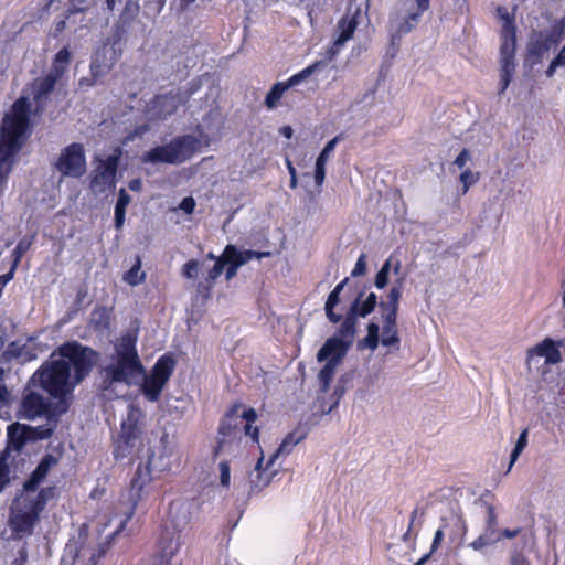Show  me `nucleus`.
<instances>
[{
    "instance_id": "1",
    "label": "nucleus",
    "mask_w": 565,
    "mask_h": 565,
    "mask_svg": "<svg viewBox=\"0 0 565 565\" xmlns=\"http://www.w3.org/2000/svg\"><path fill=\"white\" fill-rule=\"evenodd\" d=\"M77 385L66 362L51 356L32 374L28 383V386L44 391L66 411L72 405L73 393Z\"/></svg>"
},
{
    "instance_id": "2",
    "label": "nucleus",
    "mask_w": 565,
    "mask_h": 565,
    "mask_svg": "<svg viewBox=\"0 0 565 565\" xmlns=\"http://www.w3.org/2000/svg\"><path fill=\"white\" fill-rule=\"evenodd\" d=\"M137 338L130 333L124 334L116 347V360L114 364L105 367L103 388L106 390L114 383L130 385L132 380L145 373V366L137 350Z\"/></svg>"
},
{
    "instance_id": "3",
    "label": "nucleus",
    "mask_w": 565,
    "mask_h": 565,
    "mask_svg": "<svg viewBox=\"0 0 565 565\" xmlns=\"http://www.w3.org/2000/svg\"><path fill=\"white\" fill-rule=\"evenodd\" d=\"M55 355L66 362L70 371L73 369L72 377L78 385L89 376L99 360V353L96 350L75 340L58 345L52 352L51 358Z\"/></svg>"
},
{
    "instance_id": "4",
    "label": "nucleus",
    "mask_w": 565,
    "mask_h": 565,
    "mask_svg": "<svg viewBox=\"0 0 565 565\" xmlns=\"http://www.w3.org/2000/svg\"><path fill=\"white\" fill-rule=\"evenodd\" d=\"M71 60V51L64 46L54 55L50 71L30 83L35 113H42L46 108L50 95L54 92L57 82L68 71Z\"/></svg>"
},
{
    "instance_id": "5",
    "label": "nucleus",
    "mask_w": 565,
    "mask_h": 565,
    "mask_svg": "<svg viewBox=\"0 0 565 565\" xmlns=\"http://www.w3.org/2000/svg\"><path fill=\"white\" fill-rule=\"evenodd\" d=\"M200 150V140L192 135L178 136L169 143L157 146L141 157L143 163L180 164L190 160Z\"/></svg>"
},
{
    "instance_id": "6",
    "label": "nucleus",
    "mask_w": 565,
    "mask_h": 565,
    "mask_svg": "<svg viewBox=\"0 0 565 565\" xmlns=\"http://www.w3.org/2000/svg\"><path fill=\"white\" fill-rule=\"evenodd\" d=\"M515 10L512 12L503 6L495 8V15L501 21L500 30V73L511 74L515 71V52H516V23Z\"/></svg>"
},
{
    "instance_id": "7",
    "label": "nucleus",
    "mask_w": 565,
    "mask_h": 565,
    "mask_svg": "<svg viewBox=\"0 0 565 565\" xmlns=\"http://www.w3.org/2000/svg\"><path fill=\"white\" fill-rule=\"evenodd\" d=\"M50 492V488L41 489L35 498H25L21 508L12 509L9 524L15 536L22 537L32 534L33 527L46 505Z\"/></svg>"
},
{
    "instance_id": "8",
    "label": "nucleus",
    "mask_w": 565,
    "mask_h": 565,
    "mask_svg": "<svg viewBox=\"0 0 565 565\" xmlns=\"http://www.w3.org/2000/svg\"><path fill=\"white\" fill-rule=\"evenodd\" d=\"M177 365V360L172 353L162 354L153 364L150 373L141 374L143 381L140 385L142 395L149 402H158L162 391L171 379Z\"/></svg>"
},
{
    "instance_id": "9",
    "label": "nucleus",
    "mask_w": 565,
    "mask_h": 565,
    "mask_svg": "<svg viewBox=\"0 0 565 565\" xmlns=\"http://www.w3.org/2000/svg\"><path fill=\"white\" fill-rule=\"evenodd\" d=\"M67 413L56 401L50 402L38 392L25 390L20 402L17 416L19 419L34 420L45 417L47 420H57Z\"/></svg>"
},
{
    "instance_id": "10",
    "label": "nucleus",
    "mask_w": 565,
    "mask_h": 565,
    "mask_svg": "<svg viewBox=\"0 0 565 565\" xmlns=\"http://www.w3.org/2000/svg\"><path fill=\"white\" fill-rule=\"evenodd\" d=\"M245 264L246 258L244 256V250H238V248L232 244L226 245L221 256L216 258V263L211 269H209L205 278L198 282V295L201 296L204 300H207L212 295L215 281L222 275L226 265L241 267Z\"/></svg>"
},
{
    "instance_id": "11",
    "label": "nucleus",
    "mask_w": 565,
    "mask_h": 565,
    "mask_svg": "<svg viewBox=\"0 0 565 565\" xmlns=\"http://www.w3.org/2000/svg\"><path fill=\"white\" fill-rule=\"evenodd\" d=\"M142 416L140 408L129 407L127 417L121 423L120 434L115 441L114 457L116 460L124 459L131 454L141 434L140 419Z\"/></svg>"
},
{
    "instance_id": "12",
    "label": "nucleus",
    "mask_w": 565,
    "mask_h": 565,
    "mask_svg": "<svg viewBox=\"0 0 565 565\" xmlns=\"http://www.w3.org/2000/svg\"><path fill=\"white\" fill-rule=\"evenodd\" d=\"M54 168L62 177L79 179L86 172L87 162L83 143L72 142L63 148L54 162Z\"/></svg>"
},
{
    "instance_id": "13",
    "label": "nucleus",
    "mask_w": 565,
    "mask_h": 565,
    "mask_svg": "<svg viewBox=\"0 0 565 565\" xmlns=\"http://www.w3.org/2000/svg\"><path fill=\"white\" fill-rule=\"evenodd\" d=\"M564 28L565 24L562 22L550 31L535 32L527 43L526 60L532 65L541 63L545 54L561 42Z\"/></svg>"
},
{
    "instance_id": "14",
    "label": "nucleus",
    "mask_w": 565,
    "mask_h": 565,
    "mask_svg": "<svg viewBox=\"0 0 565 565\" xmlns=\"http://www.w3.org/2000/svg\"><path fill=\"white\" fill-rule=\"evenodd\" d=\"M363 291H360L354 300L351 302L345 316L341 322V332L345 334L356 333L358 318H365L371 315L377 303V296L370 292L364 300Z\"/></svg>"
},
{
    "instance_id": "15",
    "label": "nucleus",
    "mask_w": 565,
    "mask_h": 565,
    "mask_svg": "<svg viewBox=\"0 0 565 565\" xmlns=\"http://www.w3.org/2000/svg\"><path fill=\"white\" fill-rule=\"evenodd\" d=\"M355 333L345 334L341 332V326L338 328L337 333L327 339L324 344L320 348L317 353L318 362H333L340 364L343 358L347 355L349 349L353 344Z\"/></svg>"
},
{
    "instance_id": "16",
    "label": "nucleus",
    "mask_w": 565,
    "mask_h": 565,
    "mask_svg": "<svg viewBox=\"0 0 565 565\" xmlns=\"http://www.w3.org/2000/svg\"><path fill=\"white\" fill-rule=\"evenodd\" d=\"M181 529L172 521L161 524L157 540V550L161 561L169 563L180 551Z\"/></svg>"
},
{
    "instance_id": "17",
    "label": "nucleus",
    "mask_w": 565,
    "mask_h": 565,
    "mask_svg": "<svg viewBox=\"0 0 565 565\" xmlns=\"http://www.w3.org/2000/svg\"><path fill=\"white\" fill-rule=\"evenodd\" d=\"M321 64V61L315 62L313 64L290 76L287 81L275 83L265 97V106L268 109L276 108L286 90L296 85H299L302 81L311 76Z\"/></svg>"
},
{
    "instance_id": "18",
    "label": "nucleus",
    "mask_w": 565,
    "mask_h": 565,
    "mask_svg": "<svg viewBox=\"0 0 565 565\" xmlns=\"http://www.w3.org/2000/svg\"><path fill=\"white\" fill-rule=\"evenodd\" d=\"M118 163L119 157L115 154L100 161L92 175L90 188L94 191L103 192L107 186L114 185Z\"/></svg>"
},
{
    "instance_id": "19",
    "label": "nucleus",
    "mask_w": 565,
    "mask_h": 565,
    "mask_svg": "<svg viewBox=\"0 0 565 565\" xmlns=\"http://www.w3.org/2000/svg\"><path fill=\"white\" fill-rule=\"evenodd\" d=\"M33 433H35L36 437L40 439H47L53 435V428L38 427L34 429L15 423L8 427V439L13 449L20 450L31 438V434Z\"/></svg>"
},
{
    "instance_id": "20",
    "label": "nucleus",
    "mask_w": 565,
    "mask_h": 565,
    "mask_svg": "<svg viewBox=\"0 0 565 565\" xmlns=\"http://www.w3.org/2000/svg\"><path fill=\"white\" fill-rule=\"evenodd\" d=\"M151 473L152 472L149 470V467H145L142 463L138 465L136 472L130 481L129 501L131 503V507L130 512L128 514V519L132 516L138 503L142 499V492L145 487L151 482Z\"/></svg>"
},
{
    "instance_id": "21",
    "label": "nucleus",
    "mask_w": 565,
    "mask_h": 565,
    "mask_svg": "<svg viewBox=\"0 0 565 565\" xmlns=\"http://www.w3.org/2000/svg\"><path fill=\"white\" fill-rule=\"evenodd\" d=\"M561 344L562 342H555L551 338H545L543 341L527 349L526 360L530 362L534 355H537L544 358L546 364H557L562 361V353L559 351Z\"/></svg>"
},
{
    "instance_id": "22",
    "label": "nucleus",
    "mask_w": 565,
    "mask_h": 565,
    "mask_svg": "<svg viewBox=\"0 0 565 565\" xmlns=\"http://www.w3.org/2000/svg\"><path fill=\"white\" fill-rule=\"evenodd\" d=\"M31 340L32 339H29L26 343H21L18 340L10 342L4 351V355H7L9 360H15L23 364L34 361L40 350L36 344L31 343Z\"/></svg>"
},
{
    "instance_id": "23",
    "label": "nucleus",
    "mask_w": 565,
    "mask_h": 565,
    "mask_svg": "<svg viewBox=\"0 0 565 565\" xmlns=\"http://www.w3.org/2000/svg\"><path fill=\"white\" fill-rule=\"evenodd\" d=\"M179 105V95L173 92L158 94L151 100V109L162 119L175 113Z\"/></svg>"
},
{
    "instance_id": "24",
    "label": "nucleus",
    "mask_w": 565,
    "mask_h": 565,
    "mask_svg": "<svg viewBox=\"0 0 565 565\" xmlns=\"http://www.w3.org/2000/svg\"><path fill=\"white\" fill-rule=\"evenodd\" d=\"M57 460L52 455H45L36 468L31 473L30 478L24 482L23 489L28 492H33L38 489L39 484L46 478L50 469L56 465Z\"/></svg>"
},
{
    "instance_id": "25",
    "label": "nucleus",
    "mask_w": 565,
    "mask_h": 565,
    "mask_svg": "<svg viewBox=\"0 0 565 565\" xmlns=\"http://www.w3.org/2000/svg\"><path fill=\"white\" fill-rule=\"evenodd\" d=\"M403 290V279H397L395 284L391 287L386 300H382L379 302V308L381 311V316H392L397 317L399 309V301L402 298Z\"/></svg>"
},
{
    "instance_id": "26",
    "label": "nucleus",
    "mask_w": 565,
    "mask_h": 565,
    "mask_svg": "<svg viewBox=\"0 0 565 565\" xmlns=\"http://www.w3.org/2000/svg\"><path fill=\"white\" fill-rule=\"evenodd\" d=\"M348 280V278H344L342 281H340L329 294L327 301L324 303L326 317L332 324L342 322L344 318L341 313L335 312L334 309L340 302V295L344 286L347 285Z\"/></svg>"
},
{
    "instance_id": "27",
    "label": "nucleus",
    "mask_w": 565,
    "mask_h": 565,
    "mask_svg": "<svg viewBox=\"0 0 565 565\" xmlns=\"http://www.w3.org/2000/svg\"><path fill=\"white\" fill-rule=\"evenodd\" d=\"M382 338L381 343L383 347L399 348L401 338L397 329V317L382 316Z\"/></svg>"
},
{
    "instance_id": "28",
    "label": "nucleus",
    "mask_w": 565,
    "mask_h": 565,
    "mask_svg": "<svg viewBox=\"0 0 565 565\" xmlns=\"http://www.w3.org/2000/svg\"><path fill=\"white\" fill-rule=\"evenodd\" d=\"M307 437V431L305 428L297 427L282 439L278 449L274 452V455L268 460V466L273 465L275 459L281 455H289L292 451V448L303 440Z\"/></svg>"
},
{
    "instance_id": "29",
    "label": "nucleus",
    "mask_w": 565,
    "mask_h": 565,
    "mask_svg": "<svg viewBox=\"0 0 565 565\" xmlns=\"http://www.w3.org/2000/svg\"><path fill=\"white\" fill-rule=\"evenodd\" d=\"M170 450L162 446L161 448H158V450H152L149 456L148 460L145 463V467H149V470L152 471H159L163 472L170 469L171 462H170Z\"/></svg>"
},
{
    "instance_id": "30",
    "label": "nucleus",
    "mask_w": 565,
    "mask_h": 565,
    "mask_svg": "<svg viewBox=\"0 0 565 565\" xmlns=\"http://www.w3.org/2000/svg\"><path fill=\"white\" fill-rule=\"evenodd\" d=\"M358 28L356 14H345L338 21L339 35L334 41L335 46H341L350 39H352Z\"/></svg>"
},
{
    "instance_id": "31",
    "label": "nucleus",
    "mask_w": 565,
    "mask_h": 565,
    "mask_svg": "<svg viewBox=\"0 0 565 565\" xmlns=\"http://www.w3.org/2000/svg\"><path fill=\"white\" fill-rule=\"evenodd\" d=\"M367 334L360 339L356 343L358 350L369 349L372 352L375 351L379 347L380 340V327L376 322H369L366 326Z\"/></svg>"
},
{
    "instance_id": "32",
    "label": "nucleus",
    "mask_w": 565,
    "mask_h": 565,
    "mask_svg": "<svg viewBox=\"0 0 565 565\" xmlns=\"http://www.w3.org/2000/svg\"><path fill=\"white\" fill-rule=\"evenodd\" d=\"M111 313L106 307H96L92 312L90 324L96 331H107L110 328Z\"/></svg>"
},
{
    "instance_id": "33",
    "label": "nucleus",
    "mask_w": 565,
    "mask_h": 565,
    "mask_svg": "<svg viewBox=\"0 0 565 565\" xmlns=\"http://www.w3.org/2000/svg\"><path fill=\"white\" fill-rule=\"evenodd\" d=\"M35 238V234L23 236L11 252V265L18 269L23 256L29 252Z\"/></svg>"
},
{
    "instance_id": "34",
    "label": "nucleus",
    "mask_w": 565,
    "mask_h": 565,
    "mask_svg": "<svg viewBox=\"0 0 565 565\" xmlns=\"http://www.w3.org/2000/svg\"><path fill=\"white\" fill-rule=\"evenodd\" d=\"M142 260L136 255L135 263L131 268L125 273L124 280L130 286H138L146 280V273L141 271Z\"/></svg>"
},
{
    "instance_id": "35",
    "label": "nucleus",
    "mask_w": 565,
    "mask_h": 565,
    "mask_svg": "<svg viewBox=\"0 0 565 565\" xmlns=\"http://www.w3.org/2000/svg\"><path fill=\"white\" fill-rule=\"evenodd\" d=\"M338 365L339 364L327 361L324 366L320 370L318 374V381L321 392L326 393L329 391L330 384L334 377Z\"/></svg>"
},
{
    "instance_id": "36",
    "label": "nucleus",
    "mask_w": 565,
    "mask_h": 565,
    "mask_svg": "<svg viewBox=\"0 0 565 565\" xmlns=\"http://www.w3.org/2000/svg\"><path fill=\"white\" fill-rule=\"evenodd\" d=\"M238 405L233 406L225 415V417L221 420L218 426V435L221 436L220 439H225L226 437L232 436L234 430L237 427V424H232V419L235 416L237 412Z\"/></svg>"
},
{
    "instance_id": "37",
    "label": "nucleus",
    "mask_w": 565,
    "mask_h": 565,
    "mask_svg": "<svg viewBox=\"0 0 565 565\" xmlns=\"http://www.w3.org/2000/svg\"><path fill=\"white\" fill-rule=\"evenodd\" d=\"M527 434H529V430L527 428L523 429L516 440V444L511 452V456H510V462H509V467H508V470L507 472H509L511 470V468L513 467L514 462L518 460L519 456L521 455V452L524 450V448L526 447L527 445Z\"/></svg>"
},
{
    "instance_id": "38",
    "label": "nucleus",
    "mask_w": 565,
    "mask_h": 565,
    "mask_svg": "<svg viewBox=\"0 0 565 565\" xmlns=\"http://www.w3.org/2000/svg\"><path fill=\"white\" fill-rule=\"evenodd\" d=\"M425 11L426 10H422L417 6V11L409 13L408 17L399 24V26L397 29V34L402 35V34H406V33L411 32L414 29V26L417 24V22L419 21L420 15Z\"/></svg>"
},
{
    "instance_id": "39",
    "label": "nucleus",
    "mask_w": 565,
    "mask_h": 565,
    "mask_svg": "<svg viewBox=\"0 0 565 565\" xmlns=\"http://www.w3.org/2000/svg\"><path fill=\"white\" fill-rule=\"evenodd\" d=\"M391 266H392V264H391V257H390L384 262L381 269L377 271V274L375 276L374 286L377 289H383L386 287V285L388 282V275H390Z\"/></svg>"
},
{
    "instance_id": "40",
    "label": "nucleus",
    "mask_w": 565,
    "mask_h": 565,
    "mask_svg": "<svg viewBox=\"0 0 565 565\" xmlns=\"http://www.w3.org/2000/svg\"><path fill=\"white\" fill-rule=\"evenodd\" d=\"M480 179L479 172H472L470 169H466L460 173L459 180L462 183V194H466L471 185L477 183Z\"/></svg>"
},
{
    "instance_id": "41",
    "label": "nucleus",
    "mask_w": 565,
    "mask_h": 565,
    "mask_svg": "<svg viewBox=\"0 0 565 565\" xmlns=\"http://www.w3.org/2000/svg\"><path fill=\"white\" fill-rule=\"evenodd\" d=\"M11 404V393L4 383V370L0 366V411Z\"/></svg>"
},
{
    "instance_id": "42",
    "label": "nucleus",
    "mask_w": 565,
    "mask_h": 565,
    "mask_svg": "<svg viewBox=\"0 0 565 565\" xmlns=\"http://www.w3.org/2000/svg\"><path fill=\"white\" fill-rule=\"evenodd\" d=\"M201 264L196 259H190L182 266V276L186 279H196Z\"/></svg>"
},
{
    "instance_id": "43",
    "label": "nucleus",
    "mask_w": 565,
    "mask_h": 565,
    "mask_svg": "<svg viewBox=\"0 0 565 565\" xmlns=\"http://www.w3.org/2000/svg\"><path fill=\"white\" fill-rule=\"evenodd\" d=\"M340 139H341V136L338 135L334 138H332L331 140H329L327 142V145L323 147V149L321 150V152L319 153L316 161L326 164L329 159L330 153L334 150V148H335L337 143L340 141Z\"/></svg>"
},
{
    "instance_id": "44",
    "label": "nucleus",
    "mask_w": 565,
    "mask_h": 565,
    "mask_svg": "<svg viewBox=\"0 0 565 565\" xmlns=\"http://www.w3.org/2000/svg\"><path fill=\"white\" fill-rule=\"evenodd\" d=\"M262 463H263V458H260L255 467V470H254V473L256 475L257 477V480H254L252 479L250 480V488L252 490H260L262 488L266 487L268 484V479L266 478L264 481L262 480Z\"/></svg>"
},
{
    "instance_id": "45",
    "label": "nucleus",
    "mask_w": 565,
    "mask_h": 565,
    "mask_svg": "<svg viewBox=\"0 0 565 565\" xmlns=\"http://www.w3.org/2000/svg\"><path fill=\"white\" fill-rule=\"evenodd\" d=\"M497 525H498V519H497V513H495L494 507L489 504L487 507L486 532L493 534L495 532Z\"/></svg>"
},
{
    "instance_id": "46",
    "label": "nucleus",
    "mask_w": 565,
    "mask_h": 565,
    "mask_svg": "<svg viewBox=\"0 0 565 565\" xmlns=\"http://www.w3.org/2000/svg\"><path fill=\"white\" fill-rule=\"evenodd\" d=\"M220 468V481L223 487L228 488L231 482V468L227 460H223L218 465Z\"/></svg>"
},
{
    "instance_id": "47",
    "label": "nucleus",
    "mask_w": 565,
    "mask_h": 565,
    "mask_svg": "<svg viewBox=\"0 0 565 565\" xmlns=\"http://www.w3.org/2000/svg\"><path fill=\"white\" fill-rule=\"evenodd\" d=\"M99 68H100V65H98L96 62H92L90 63V73H92V77L88 78V77H83L79 79V86L81 87H84V86H93L95 83H96V79L99 75Z\"/></svg>"
},
{
    "instance_id": "48",
    "label": "nucleus",
    "mask_w": 565,
    "mask_h": 565,
    "mask_svg": "<svg viewBox=\"0 0 565 565\" xmlns=\"http://www.w3.org/2000/svg\"><path fill=\"white\" fill-rule=\"evenodd\" d=\"M366 273V257L364 254H361L358 258L354 268L351 271L352 277L363 276Z\"/></svg>"
},
{
    "instance_id": "49",
    "label": "nucleus",
    "mask_w": 565,
    "mask_h": 565,
    "mask_svg": "<svg viewBox=\"0 0 565 565\" xmlns=\"http://www.w3.org/2000/svg\"><path fill=\"white\" fill-rule=\"evenodd\" d=\"M493 542L490 537H488V533L479 535L475 541L470 543V546L475 551H481L483 547L490 545Z\"/></svg>"
},
{
    "instance_id": "50",
    "label": "nucleus",
    "mask_w": 565,
    "mask_h": 565,
    "mask_svg": "<svg viewBox=\"0 0 565 565\" xmlns=\"http://www.w3.org/2000/svg\"><path fill=\"white\" fill-rule=\"evenodd\" d=\"M71 13L72 12H70V10H68L67 14H65L64 18L56 20L54 22V26H53V36L54 38H58L64 32V30L66 29V20L68 19Z\"/></svg>"
},
{
    "instance_id": "51",
    "label": "nucleus",
    "mask_w": 565,
    "mask_h": 565,
    "mask_svg": "<svg viewBox=\"0 0 565 565\" xmlns=\"http://www.w3.org/2000/svg\"><path fill=\"white\" fill-rule=\"evenodd\" d=\"M326 179V164L317 162L315 166V182L318 186L322 185Z\"/></svg>"
},
{
    "instance_id": "52",
    "label": "nucleus",
    "mask_w": 565,
    "mask_h": 565,
    "mask_svg": "<svg viewBox=\"0 0 565 565\" xmlns=\"http://www.w3.org/2000/svg\"><path fill=\"white\" fill-rule=\"evenodd\" d=\"M130 200H131V198L126 192V190L125 189H120L119 193H118V199H117L115 207H118V209H121V210H126L128 204L130 203Z\"/></svg>"
},
{
    "instance_id": "53",
    "label": "nucleus",
    "mask_w": 565,
    "mask_h": 565,
    "mask_svg": "<svg viewBox=\"0 0 565 565\" xmlns=\"http://www.w3.org/2000/svg\"><path fill=\"white\" fill-rule=\"evenodd\" d=\"M470 159H471L470 152L468 149L465 148L456 157L454 164L457 166L459 169H462Z\"/></svg>"
},
{
    "instance_id": "54",
    "label": "nucleus",
    "mask_w": 565,
    "mask_h": 565,
    "mask_svg": "<svg viewBox=\"0 0 565 565\" xmlns=\"http://www.w3.org/2000/svg\"><path fill=\"white\" fill-rule=\"evenodd\" d=\"M195 205V200L192 196H186L181 201L179 207L186 214H192L194 212Z\"/></svg>"
},
{
    "instance_id": "55",
    "label": "nucleus",
    "mask_w": 565,
    "mask_h": 565,
    "mask_svg": "<svg viewBox=\"0 0 565 565\" xmlns=\"http://www.w3.org/2000/svg\"><path fill=\"white\" fill-rule=\"evenodd\" d=\"M510 565H531L523 553L515 551L510 557Z\"/></svg>"
},
{
    "instance_id": "56",
    "label": "nucleus",
    "mask_w": 565,
    "mask_h": 565,
    "mask_svg": "<svg viewBox=\"0 0 565 565\" xmlns=\"http://www.w3.org/2000/svg\"><path fill=\"white\" fill-rule=\"evenodd\" d=\"M269 255V252L244 250L246 263H248L252 259H262L264 257H268Z\"/></svg>"
},
{
    "instance_id": "57",
    "label": "nucleus",
    "mask_w": 565,
    "mask_h": 565,
    "mask_svg": "<svg viewBox=\"0 0 565 565\" xmlns=\"http://www.w3.org/2000/svg\"><path fill=\"white\" fill-rule=\"evenodd\" d=\"M443 540H444V532L441 529H438L434 534L433 543L430 546L429 552H431V554H434L439 548Z\"/></svg>"
},
{
    "instance_id": "58",
    "label": "nucleus",
    "mask_w": 565,
    "mask_h": 565,
    "mask_svg": "<svg viewBox=\"0 0 565 565\" xmlns=\"http://www.w3.org/2000/svg\"><path fill=\"white\" fill-rule=\"evenodd\" d=\"M125 216H126V210H121V209H118V207H115V227L117 230H120L124 225V222H125Z\"/></svg>"
},
{
    "instance_id": "59",
    "label": "nucleus",
    "mask_w": 565,
    "mask_h": 565,
    "mask_svg": "<svg viewBox=\"0 0 565 565\" xmlns=\"http://www.w3.org/2000/svg\"><path fill=\"white\" fill-rule=\"evenodd\" d=\"M245 435L250 436L254 441H258L259 429L252 424H245L244 426Z\"/></svg>"
},
{
    "instance_id": "60",
    "label": "nucleus",
    "mask_w": 565,
    "mask_h": 565,
    "mask_svg": "<svg viewBox=\"0 0 565 565\" xmlns=\"http://www.w3.org/2000/svg\"><path fill=\"white\" fill-rule=\"evenodd\" d=\"M242 418L246 420V424H253L257 419V413L254 408L249 407L243 412Z\"/></svg>"
},
{
    "instance_id": "61",
    "label": "nucleus",
    "mask_w": 565,
    "mask_h": 565,
    "mask_svg": "<svg viewBox=\"0 0 565 565\" xmlns=\"http://www.w3.org/2000/svg\"><path fill=\"white\" fill-rule=\"evenodd\" d=\"M511 81H512L511 74L500 73V92H499L500 94L504 93V90L510 85Z\"/></svg>"
},
{
    "instance_id": "62",
    "label": "nucleus",
    "mask_w": 565,
    "mask_h": 565,
    "mask_svg": "<svg viewBox=\"0 0 565 565\" xmlns=\"http://www.w3.org/2000/svg\"><path fill=\"white\" fill-rule=\"evenodd\" d=\"M521 531H522L521 527H518V529H514V530L504 529L501 532V536L505 537V539H514V537H516L521 533Z\"/></svg>"
},
{
    "instance_id": "63",
    "label": "nucleus",
    "mask_w": 565,
    "mask_h": 565,
    "mask_svg": "<svg viewBox=\"0 0 565 565\" xmlns=\"http://www.w3.org/2000/svg\"><path fill=\"white\" fill-rule=\"evenodd\" d=\"M86 1L87 0H72L73 8L70 9V12H83L85 10V7H83V4L86 3Z\"/></svg>"
},
{
    "instance_id": "64",
    "label": "nucleus",
    "mask_w": 565,
    "mask_h": 565,
    "mask_svg": "<svg viewBox=\"0 0 565 565\" xmlns=\"http://www.w3.org/2000/svg\"><path fill=\"white\" fill-rule=\"evenodd\" d=\"M559 66L565 65V45L561 50V52L553 58Z\"/></svg>"
}]
</instances>
